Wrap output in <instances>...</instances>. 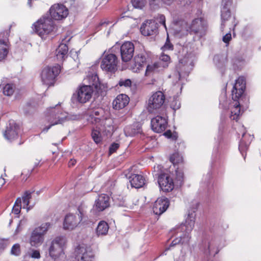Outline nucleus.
<instances>
[{
  "instance_id": "nucleus-1",
  "label": "nucleus",
  "mask_w": 261,
  "mask_h": 261,
  "mask_svg": "<svg viewBox=\"0 0 261 261\" xmlns=\"http://www.w3.org/2000/svg\"><path fill=\"white\" fill-rule=\"evenodd\" d=\"M71 119L66 112L63 111L60 108V103H58L55 107L47 109L46 119L50 125L44 128L43 131L46 132L51 126L61 124Z\"/></svg>"
},
{
  "instance_id": "nucleus-2",
  "label": "nucleus",
  "mask_w": 261,
  "mask_h": 261,
  "mask_svg": "<svg viewBox=\"0 0 261 261\" xmlns=\"http://www.w3.org/2000/svg\"><path fill=\"white\" fill-rule=\"evenodd\" d=\"M195 220V211L189 212L185 223L181 224L179 228L181 232L183 233L182 234L179 236V238L174 240L171 244V246H173L179 243L182 244L188 243L191 238L190 233L194 227Z\"/></svg>"
},
{
  "instance_id": "nucleus-3",
  "label": "nucleus",
  "mask_w": 261,
  "mask_h": 261,
  "mask_svg": "<svg viewBox=\"0 0 261 261\" xmlns=\"http://www.w3.org/2000/svg\"><path fill=\"white\" fill-rule=\"evenodd\" d=\"M195 220V211L189 212L185 223L181 224L179 228L181 232L183 233L182 234L179 236V238L174 240L171 244V246H173L179 243L182 244L188 243L191 238L190 233L194 227Z\"/></svg>"
},
{
  "instance_id": "nucleus-4",
  "label": "nucleus",
  "mask_w": 261,
  "mask_h": 261,
  "mask_svg": "<svg viewBox=\"0 0 261 261\" xmlns=\"http://www.w3.org/2000/svg\"><path fill=\"white\" fill-rule=\"evenodd\" d=\"M35 32L42 38L50 33L54 29L53 20L49 16H43L34 23Z\"/></svg>"
},
{
  "instance_id": "nucleus-5",
  "label": "nucleus",
  "mask_w": 261,
  "mask_h": 261,
  "mask_svg": "<svg viewBox=\"0 0 261 261\" xmlns=\"http://www.w3.org/2000/svg\"><path fill=\"white\" fill-rule=\"evenodd\" d=\"M193 61V57L191 54H188L179 60L176 67L179 80L189 75L194 67Z\"/></svg>"
},
{
  "instance_id": "nucleus-6",
  "label": "nucleus",
  "mask_w": 261,
  "mask_h": 261,
  "mask_svg": "<svg viewBox=\"0 0 261 261\" xmlns=\"http://www.w3.org/2000/svg\"><path fill=\"white\" fill-rule=\"evenodd\" d=\"M51 227L49 222L42 223L40 226L35 228L32 231L30 243L31 246L37 247L40 246L44 241V235Z\"/></svg>"
},
{
  "instance_id": "nucleus-7",
  "label": "nucleus",
  "mask_w": 261,
  "mask_h": 261,
  "mask_svg": "<svg viewBox=\"0 0 261 261\" xmlns=\"http://www.w3.org/2000/svg\"><path fill=\"white\" fill-rule=\"evenodd\" d=\"M66 243L64 237H56L52 241L49 248L50 256L56 259L64 255V248Z\"/></svg>"
},
{
  "instance_id": "nucleus-8",
  "label": "nucleus",
  "mask_w": 261,
  "mask_h": 261,
  "mask_svg": "<svg viewBox=\"0 0 261 261\" xmlns=\"http://www.w3.org/2000/svg\"><path fill=\"white\" fill-rule=\"evenodd\" d=\"M61 70V66L59 64L45 67L41 73L42 83L47 86L53 85L56 77L59 75Z\"/></svg>"
},
{
  "instance_id": "nucleus-9",
  "label": "nucleus",
  "mask_w": 261,
  "mask_h": 261,
  "mask_svg": "<svg viewBox=\"0 0 261 261\" xmlns=\"http://www.w3.org/2000/svg\"><path fill=\"white\" fill-rule=\"evenodd\" d=\"M118 58L113 54H103L100 67L106 72L114 73L117 70Z\"/></svg>"
},
{
  "instance_id": "nucleus-10",
  "label": "nucleus",
  "mask_w": 261,
  "mask_h": 261,
  "mask_svg": "<svg viewBox=\"0 0 261 261\" xmlns=\"http://www.w3.org/2000/svg\"><path fill=\"white\" fill-rule=\"evenodd\" d=\"M189 29L190 34L194 35V39H199L205 35L207 24L203 19L197 18L192 21Z\"/></svg>"
},
{
  "instance_id": "nucleus-11",
  "label": "nucleus",
  "mask_w": 261,
  "mask_h": 261,
  "mask_svg": "<svg viewBox=\"0 0 261 261\" xmlns=\"http://www.w3.org/2000/svg\"><path fill=\"white\" fill-rule=\"evenodd\" d=\"M165 101V96L161 91L154 93L148 99L147 109L150 113H154L160 109Z\"/></svg>"
},
{
  "instance_id": "nucleus-12",
  "label": "nucleus",
  "mask_w": 261,
  "mask_h": 261,
  "mask_svg": "<svg viewBox=\"0 0 261 261\" xmlns=\"http://www.w3.org/2000/svg\"><path fill=\"white\" fill-rule=\"evenodd\" d=\"M84 213L83 210L78 208V213L67 214L64 219L63 228L65 229L72 230L76 227L82 220Z\"/></svg>"
},
{
  "instance_id": "nucleus-13",
  "label": "nucleus",
  "mask_w": 261,
  "mask_h": 261,
  "mask_svg": "<svg viewBox=\"0 0 261 261\" xmlns=\"http://www.w3.org/2000/svg\"><path fill=\"white\" fill-rule=\"evenodd\" d=\"M77 261H92L94 254L91 249L84 246H78L75 251Z\"/></svg>"
},
{
  "instance_id": "nucleus-14",
  "label": "nucleus",
  "mask_w": 261,
  "mask_h": 261,
  "mask_svg": "<svg viewBox=\"0 0 261 261\" xmlns=\"http://www.w3.org/2000/svg\"><path fill=\"white\" fill-rule=\"evenodd\" d=\"M51 17L55 20H62L68 15V9L63 5L55 4L49 9Z\"/></svg>"
},
{
  "instance_id": "nucleus-15",
  "label": "nucleus",
  "mask_w": 261,
  "mask_h": 261,
  "mask_svg": "<svg viewBox=\"0 0 261 261\" xmlns=\"http://www.w3.org/2000/svg\"><path fill=\"white\" fill-rule=\"evenodd\" d=\"M20 132V126L14 121H10L4 133V137L7 140L12 141L18 138Z\"/></svg>"
},
{
  "instance_id": "nucleus-16",
  "label": "nucleus",
  "mask_w": 261,
  "mask_h": 261,
  "mask_svg": "<svg viewBox=\"0 0 261 261\" xmlns=\"http://www.w3.org/2000/svg\"><path fill=\"white\" fill-rule=\"evenodd\" d=\"M134 44L129 41H127L122 44L120 47V54L123 62H127L133 58L134 54Z\"/></svg>"
},
{
  "instance_id": "nucleus-17",
  "label": "nucleus",
  "mask_w": 261,
  "mask_h": 261,
  "mask_svg": "<svg viewBox=\"0 0 261 261\" xmlns=\"http://www.w3.org/2000/svg\"><path fill=\"white\" fill-rule=\"evenodd\" d=\"M93 93L91 85H84L81 87L77 91V99L81 103H86L89 101Z\"/></svg>"
},
{
  "instance_id": "nucleus-18",
  "label": "nucleus",
  "mask_w": 261,
  "mask_h": 261,
  "mask_svg": "<svg viewBox=\"0 0 261 261\" xmlns=\"http://www.w3.org/2000/svg\"><path fill=\"white\" fill-rule=\"evenodd\" d=\"M142 35L146 36H152L156 34L158 32L156 22L154 20H147L142 24L140 28Z\"/></svg>"
},
{
  "instance_id": "nucleus-19",
  "label": "nucleus",
  "mask_w": 261,
  "mask_h": 261,
  "mask_svg": "<svg viewBox=\"0 0 261 261\" xmlns=\"http://www.w3.org/2000/svg\"><path fill=\"white\" fill-rule=\"evenodd\" d=\"M246 83L244 77H239L232 90V99H238L243 94L245 89Z\"/></svg>"
},
{
  "instance_id": "nucleus-20",
  "label": "nucleus",
  "mask_w": 261,
  "mask_h": 261,
  "mask_svg": "<svg viewBox=\"0 0 261 261\" xmlns=\"http://www.w3.org/2000/svg\"><path fill=\"white\" fill-rule=\"evenodd\" d=\"M158 183L162 191L170 192L174 188L172 179L167 174H162L159 176Z\"/></svg>"
},
{
  "instance_id": "nucleus-21",
  "label": "nucleus",
  "mask_w": 261,
  "mask_h": 261,
  "mask_svg": "<svg viewBox=\"0 0 261 261\" xmlns=\"http://www.w3.org/2000/svg\"><path fill=\"white\" fill-rule=\"evenodd\" d=\"M167 121L166 119L161 116H157L153 118L151 121V125L152 130L158 133L163 132L166 128Z\"/></svg>"
},
{
  "instance_id": "nucleus-22",
  "label": "nucleus",
  "mask_w": 261,
  "mask_h": 261,
  "mask_svg": "<svg viewBox=\"0 0 261 261\" xmlns=\"http://www.w3.org/2000/svg\"><path fill=\"white\" fill-rule=\"evenodd\" d=\"M110 206V197L106 194H102L98 196L95 201L93 209L98 212H102Z\"/></svg>"
},
{
  "instance_id": "nucleus-23",
  "label": "nucleus",
  "mask_w": 261,
  "mask_h": 261,
  "mask_svg": "<svg viewBox=\"0 0 261 261\" xmlns=\"http://www.w3.org/2000/svg\"><path fill=\"white\" fill-rule=\"evenodd\" d=\"M169 205L168 199L165 197H161L155 201L153 206V212L155 215H160L165 212Z\"/></svg>"
},
{
  "instance_id": "nucleus-24",
  "label": "nucleus",
  "mask_w": 261,
  "mask_h": 261,
  "mask_svg": "<svg viewBox=\"0 0 261 261\" xmlns=\"http://www.w3.org/2000/svg\"><path fill=\"white\" fill-rule=\"evenodd\" d=\"M147 58L148 55L145 51H141L137 54L134 58V66L132 68L133 71L139 72L146 64Z\"/></svg>"
},
{
  "instance_id": "nucleus-25",
  "label": "nucleus",
  "mask_w": 261,
  "mask_h": 261,
  "mask_svg": "<svg viewBox=\"0 0 261 261\" xmlns=\"http://www.w3.org/2000/svg\"><path fill=\"white\" fill-rule=\"evenodd\" d=\"M89 83L91 86H94L97 92L101 95H105L108 90V87L107 84H101L98 81V77L96 74H93L89 77Z\"/></svg>"
},
{
  "instance_id": "nucleus-26",
  "label": "nucleus",
  "mask_w": 261,
  "mask_h": 261,
  "mask_svg": "<svg viewBox=\"0 0 261 261\" xmlns=\"http://www.w3.org/2000/svg\"><path fill=\"white\" fill-rule=\"evenodd\" d=\"M71 38L66 40V38L62 39V43L59 45L58 48L56 49V57L59 61H62L67 57L68 47L66 43L69 41Z\"/></svg>"
},
{
  "instance_id": "nucleus-27",
  "label": "nucleus",
  "mask_w": 261,
  "mask_h": 261,
  "mask_svg": "<svg viewBox=\"0 0 261 261\" xmlns=\"http://www.w3.org/2000/svg\"><path fill=\"white\" fill-rule=\"evenodd\" d=\"M129 98L124 94L118 95L113 101V107L116 110L124 108L129 103Z\"/></svg>"
},
{
  "instance_id": "nucleus-28",
  "label": "nucleus",
  "mask_w": 261,
  "mask_h": 261,
  "mask_svg": "<svg viewBox=\"0 0 261 261\" xmlns=\"http://www.w3.org/2000/svg\"><path fill=\"white\" fill-rule=\"evenodd\" d=\"M238 99H233V101L231 105L230 108L231 115L230 118L231 120L238 121L242 112L241 110L240 103L238 101Z\"/></svg>"
},
{
  "instance_id": "nucleus-29",
  "label": "nucleus",
  "mask_w": 261,
  "mask_h": 261,
  "mask_svg": "<svg viewBox=\"0 0 261 261\" xmlns=\"http://www.w3.org/2000/svg\"><path fill=\"white\" fill-rule=\"evenodd\" d=\"M129 182L132 188H139L145 184V179L141 175L133 174L129 177Z\"/></svg>"
},
{
  "instance_id": "nucleus-30",
  "label": "nucleus",
  "mask_w": 261,
  "mask_h": 261,
  "mask_svg": "<svg viewBox=\"0 0 261 261\" xmlns=\"http://www.w3.org/2000/svg\"><path fill=\"white\" fill-rule=\"evenodd\" d=\"M165 65H162L161 63L160 62L149 64L147 66L145 75L148 76L158 73L162 70L163 67Z\"/></svg>"
},
{
  "instance_id": "nucleus-31",
  "label": "nucleus",
  "mask_w": 261,
  "mask_h": 261,
  "mask_svg": "<svg viewBox=\"0 0 261 261\" xmlns=\"http://www.w3.org/2000/svg\"><path fill=\"white\" fill-rule=\"evenodd\" d=\"M109 229V226L108 224L104 221H101L98 223L96 227V235L98 237L105 236L107 234Z\"/></svg>"
},
{
  "instance_id": "nucleus-32",
  "label": "nucleus",
  "mask_w": 261,
  "mask_h": 261,
  "mask_svg": "<svg viewBox=\"0 0 261 261\" xmlns=\"http://www.w3.org/2000/svg\"><path fill=\"white\" fill-rule=\"evenodd\" d=\"M9 52L8 41L0 40V61L6 58Z\"/></svg>"
},
{
  "instance_id": "nucleus-33",
  "label": "nucleus",
  "mask_w": 261,
  "mask_h": 261,
  "mask_svg": "<svg viewBox=\"0 0 261 261\" xmlns=\"http://www.w3.org/2000/svg\"><path fill=\"white\" fill-rule=\"evenodd\" d=\"M113 120L111 118H106L102 120V123L104 127V130L108 134H112L114 130V127L113 125Z\"/></svg>"
},
{
  "instance_id": "nucleus-34",
  "label": "nucleus",
  "mask_w": 261,
  "mask_h": 261,
  "mask_svg": "<svg viewBox=\"0 0 261 261\" xmlns=\"http://www.w3.org/2000/svg\"><path fill=\"white\" fill-rule=\"evenodd\" d=\"M31 194L32 193L30 191H26L21 198L23 204L22 207L26 208L27 212L33 207V206L29 205L30 200L32 198Z\"/></svg>"
},
{
  "instance_id": "nucleus-35",
  "label": "nucleus",
  "mask_w": 261,
  "mask_h": 261,
  "mask_svg": "<svg viewBox=\"0 0 261 261\" xmlns=\"http://www.w3.org/2000/svg\"><path fill=\"white\" fill-rule=\"evenodd\" d=\"M16 89L15 86L13 84H7L3 88V93L7 96H12Z\"/></svg>"
},
{
  "instance_id": "nucleus-36",
  "label": "nucleus",
  "mask_w": 261,
  "mask_h": 261,
  "mask_svg": "<svg viewBox=\"0 0 261 261\" xmlns=\"http://www.w3.org/2000/svg\"><path fill=\"white\" fill-rule=\"evenodd\" d=\"M230 16V11L229 8H222L221 9L222 26L224 25V21L228 20Z\"/></svg>"
},
{
  "instance_id": "nucleus-37",
  "label": "nucleus",
  "mask_w": 261,
  "mask_h": 261,
  "mask_svg": "<svg viewBox=\"0 0 261 261\" xmlns=\"http://www.w3.org/2000/svg\"><path fill=\"white\" fill-rule=\"evenodd\" d=\"M249 143H246L244 140L241 141L239 144V150L244 158H245L246 152L247 150L249 147Z\"/></svg>"
},
{
  "instance_id": "nucleus-38",
  "label": "nucleus",
  "mask_w": 261,
  "mask_h": 261,
  "mask_svg": "<svg viewBox=\"0 0 261 261\" xmlns=\"http://www.w3.org/2000/svg\"><path fill=\"white\" fill-rule=\"evenodd\" d=\"M21 198H17L13 207V212L15 214L18 215L20 213L21 208Z\"/></svg>"
},
{
  "instance_id": "nucleus-39",
  "label": "nucleus",
  "mask_w": 261,
  "mask_h": 261,
  "mask_svg": "<svg viewBox=\"0 0 261 261\" xmlns=\"http://www.w3.org/2000/svg\"><path fill=\"white\" fill-rule=\"evenodd\" d=\"M170 160L173 164H176L182 162V157L179 153H175L170 156Z\"/></svg>"
},
{
  "instance_id": "nucleus-40",
  "label": "nucleus",
  "mask_w": 261,
  "mask_h": 261,
  "mask_svg": "<svg viewBox=\"0 0 261 261\" xmlns=\"http://www.w3.org/2000/svg\"><path fill=\"white\" fill-rule=\"evenodd\" d=\"M91 136L96 143H98L101 141V137L99 130L93 129L91 133Z\"/></svg>"
},
{
  "instance_id": "nucleus-41",
  "label": "nucleus",
  "mask_w": 261,
  "mask_h": 261,
  "mask_svg": "<svg viewBox=\"0 0 261 261\" xmlns=\"http://www.w3.org/2000/svg\"><path fill=\"white\" fill-rule=\"evenodd\" d=\"M88 115L87 120L90 123L92 124H97L101 122V119L99 117L93 116L89 112L88 113Z\"/></svg>"
},
{
  "instance_id": "nucleus-42",
  "label": "nucleus",
  "mask_w": 261,
  "mask_h": 261,
  "mask_svg": "<svg viewBox=\"0 0 261 261\" xmlns=\"http://www.w3.org/2000/svg\"><path fill=\"white\" fill-rule=\"evenodd\" d=\"M134 7L142 9L146 4V0H132Z\"/></svg>"
},
{
  "instance_id": "nucleus-43",
  "label": "nucleus",
  "mask_w": 261,
  "mask_h": 261,
  "mask_svg": "<svg viewBox=\"0 0 261 261\" xmlns=\"http://www.w3.org/2000/svg\"><path fill=\"white\" fill-rule=\"evenodd\" d=\"M21 252L20 251V245L19 244H14L11 250V253L12 255L18 256L20 255Z\"/></svg>"
},
{
  "instance_id": "nucleus-44",
  "label": "nucleus",
  "mask_w": 261,
  "mask_h": 261,
  "mask_svg": "<svg viewBox=\"0 0 261 261\" xmlns=\"http://www.w3.org/2000/svg\"><path fill=\"white\" fill-rule=\"evenodd\" d=\"M155 22H156V25L158 24V23H160L161 24L163 25L164 27L165 28L166 30H167L166 25L165 24V17L163 15H159L158 16L155 20H154Z\"/></svg>"
},
{
  "instance_id": "nucleus-45",
  "label": "nucleus",
  "mask_w": 261,
  "mask_h": 261,
  "mask_svg": "<svg viewBox=\"0 0 261 261\" xmlns=\"http://www.w3.org/2000/svg\"><path fill=\"white\" fill-rule=\"evenodd\" d=\"M162 49L163 51H166L167 50H172L173 49V45L170 42L168 36H167L166 41L164 45L162 47Z\"/></svg>"
},
{
  "instance_id": "nucleus-46",
  "label": "nucleus",
  "mask_w": 261,
  "mask_h": 261,
  "mask_svg": "<svg viewBox=\"0 0 261 261\" xmlns=\"http://www.w3.org/2000/svg\"><path fill=\"white\" fill-rule=\"evenodd\" d=\"M174 0H149L150 5H159L161 2L170 5Z\"/></svg>"
},
{
  "instance_id": "nucleus-47",
  "label": "nucleus",
  "mask_w": 261,
  "mask_h": 261,
  "mask_svg": "<svg viewBox=\"0 0 261 261\" xmlns=\"http://www.w3.org/2000/svg\"><path fill=\"white\" fill-rule=\"evenodd\" d=\"M120 87H130L132 85V81L129 79H120L118 83Z\"/></svg>"
},
{
  "instance_id": "nucleus-48",
  "label": "nucleus",
  "mask_w": 261,
  "mask_h": 261,
  "mask_svg": "<svg viewBox=\"0 0 261 261\" xmlns=\"http://www.w3.org/2000/svg\"><path fill=\"white\" fill-rule=\"evenodd\" d=\"M93 116H95L97 117H99L103 116V110L101 108H97L94 110H93L90 112H89Z\"/></svg>"
},
{
  "instance_id": "nucleus-49",
  "label": "nucleus",
  "mask_w": 261,
  "mask_h": 261,
  "mask_svg": "<svg viewBox=\"0 0 261 261\" xmlns=\"http://www.w3.org/2000/svg\"><path fill=\"white\" fill-rule=\"evenodd\" d=\"M176 178L180 182H182L184 179V174L181 169L178 168L176 170Z\"/></svg>"
},
{
  "instance_id": "nucleus-50",
  "label": "nucleus",
  "mask_w": 261,
  "mask_h": 261,
  "mask_svg": "<svg viewBox=\"0 0 261 261\" xmlns=\"http://www.w3.org/2000/svg\"><path fill=\"white\" fill-rule=\"evenodd\" d=\"M9 245L8 240L0 239V251L4 250Z\"/></svg>"
},
{
  "instance_id": "nucleus-51",
  "label": "nucleus",
  "mask_w": 261,
  "mask_h": 261,
  "mask_svg": "<svg viewBox=\"0 0 261 261\" xmlns=\"http://www.w3.org/2000/svg\"><path fill=\"white\" fill-rule=\"evenodd\" d=\"M171 107L174 110L179 109L180 107V101L176 99H174L171 103Z\"/></svg>"
},
{
  "instance_id": "nucleus-52",
  "label": "nucleus",
  "mask_w": 261,
  "mask_h": 261,
  "mask_svg": "<svg viewBox=\"0 0 261 261\" xmlns=\"http://www.w3.org/2000/svg\"><path fill=\"white\" fill-rule=\"evenodd\" d=\"M30 256L33 258L39 259L40 258L41 255L39 250H32V252L30 253Z\"/></svg>"
},
{
  "instance_id": "nucleus-53",
  "label": "nucleus",
  "mask_w": 261,
  "mask_h": 261,
  "mask_svg": "<svg viewBox=\"0 0 261 261\" xmlns=\"http://www.w3.org/2000/svg\"><path fill=\"white\" fill-rule=\"evenodd\" d=\"M119 144L117 143H113L110 147L109 153H113L119 147Z\"/></svg>"
},
{
  "instance_id": "nucleus-54",
  "label": "nucleus",
  "mask_w": 261,
  "mask_h": 261,
  "mask_svg": "<svg viewBox=\"0 0 261 261\" xmlns=\"http://www.w3.org/2000/svg\"><path fill=\"white\" fill-rule=\"evenodd\" d=\"M160 60L166 62V63L165 65L167 66V63L170 62V57L167 55L163 54L160 57Z\"/></svg>"
},
{
  "instance_id": "nucleus-55",
  "label": "nucleus",
  "mask_w": 261,
  "mask_h": 261,
  "mask_svg": "<svg viewBox=\"0 0 261 261\" xmlns=\"http://www.w3.org/2000/svg\"><path fill=\"white\" fill-rule=\"evenodd\" d=\"M232 0H222V8H229L231 5Z\"/></svg>"
},
{
  "instance_id": "nucleus-56",
  "label": "nucleus",
  "mask_w": 261,
  "mask_h": 261,
  "mask_svg": "<svg viewBox=\"0 0 261 261\" xmlns=\"http://www.w3.org/2000/svg\"><path fill=\"white\" fill-rule=\"evenodd\" d=\"M231 39V35L230 33H227L223 37V41L226 43H228Z\"/></svg>"
},
{
  "instance_id": "nucleus-57",
  "label": "nucleus",
  "mask_w": 261,
  "mask_h": 261,
  "mask_svg": "<svg viewBox=\"0 0 261 261\" xmlns=\"http://www.w3.org/2000/svg\"><path fill=\"white\" fill-rule=\"evenodd\" d=\"M4 176H6V174L4 173V175H2L0 177V186H3L5 184V179L3 177Z\"/></svg>"
},
{
  "instance_id": "nucleus-58",
  "label": "nucleus",
  "mask_w": 261,
  "mask_h": 261,
  "mask_svg": "<svg viewBox=\"0 0 261 261\" xmlns=\"http://www.w3.org/2000/svg\"><path fill=\"white\" fill-rule=\"evenodd\" d=\"M75 163H76L75 160L71 159L68 163V165L69 167H71V166H74L75 164Z\"/></svg>"
},
{
  "instance_id": "nucleus-59",
  "label": "nucleus",
  "mask_w": 261,
  "mask_h": 261,
  "mask_svg": "<svg viewBox=\"0 0 261 261\" xmlns=\"http://www.w3.org/2000/svg\"><path fill=\"white\" fill-rule=\"evenodd\" d=\"M20 225V222L19 223V224L17 226V227L16 229L15 230V234H17L18 233V232L20 230L19 229Z\"/></svg>"
},
{
  "instance_id": "nucleus-60",
  "label": "nucleus",
  "mask_w": 261,
  "mask_h": 261,
  "mask_svg": "<svg viewBox=\"0 0 261 261\" xmlns=\"http://www.w3.org/2000/svg\"><path fill=\"white\" fill-rule=\"evenodd\" d=\"M169 134H171V132L169 131V132H166L164 133V135L166 136H168V137H169L170 135Z\"/></svg>"
},
{
  "instance_id": "nucleus-61",
  "label": "nucleus",
  "mask_w": 261,
  "mask_h": 261,
  "mask_svg": "<svg viewBox=\"0 0 261 261\" xmlns=\"http://www.w3.org/2000/svg\"><path fill=\"white\" fill-rule=\"evenodd\" d=\"M28 4L30 7L31 6V0H28Z\"/></svg>"
},
{
  "instance_id": "nucleus-62",
  "label": "nucleus",
  "mask_w": 261,
  "mask_h": 261,
  "mask_svg": "<svg viewBox=\"0 0 261 261\" xmlns=\"http://www.w3.org/2000/svg\"><path fill=\"white\" fill-rule=\"evenodd\" d=\"M208 250H209V252H211V250L210 246V245H208Z\"/></svg>"
},
{
  "instance_id": "nucleus-63",
  "label": "nucleus",
  "mask_w": 261,
  "mask_h": 261,
  "mask_svg": "<svg viewBox=\"0 0 261 261\" xmlns=\"http://www.w3.org/2000/svg\"><path fill=\"white\" fill-rule=\"evenodd\" d=\"M245 135V132L243 133V135H242V136L243 137H244Z\"/></svg>"
}]
</instances>
